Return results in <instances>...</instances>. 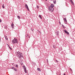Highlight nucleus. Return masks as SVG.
I'll return each mask as SVG.
<instances>
[{
	"label": "nucleus",
	"instance_id": "1",
	"mask_svg": "<svg viewBox=\"0 0 75 75\" xmlns=\"http://www.w3.org/2000/svg\"><path fill=\"white\" fill-rule=\"evenodd\" d=\"M17 55L19 58H23V54L20 52H19L17 53Z\"/></svg>",
	"mask_w": 75,
	"mask_h": 75
},
{
	"label": "nucleus",
	"instance_id": "2",
	"mask_svg": "<svg viewBox=\"0 0 75 75\" xmlns=\"http://www.w3.org/2000/svg\"><path fill=\"white\" fill-rule=\"evenodd\" d=\"M12 42L13 44L18 43V41L17 40V39L14 38V39L12 40Z\"/></svg>",
	"mask_w": 75,
	"mask_h": 75
},
{
	"label": "nucleus",
	"instance_id": "3",
	"mask_svg": "<svg viewBox=\"0 0 75 75\" xmlns=\"http://www.w3.org/2000/svg\"><path fill=\"white\" fill-rule=\"evenodd\" d=\"M54 5L53 4H51L50 7H49V10H54Z\"/></svg>",
	"mask_w": 75,
	"mask_h": 75
},
{
	"label": "nucleus",
	"instance_id": "4",
	"mask_svg": "<svg viewBox=\"0 0 75 75\" xmlns=\"http://www.w3.org/2000/svg\"><path fill=\"white\" fill-rule=\"evenodd\" d=\"M23 67L24 69L25 73H27V69L26 68V67H25V66H23Z\"/></svg>",
	"mask_w": 75,
	"mask_h": 75
},
{
	"label": "nucleus",
	"instance_id": "5",
	"mask_svg": "<svg viewBox=\"0 0 75 75\" xmlns=\"http://www.w3.org/2000/svg\"><path fill=\"white\" fill-rule=\"evenodd\" d=\"M25 8H26L27 9V10H29V8H28V5L27 4H25Z\"/></svg>",
	"mask_w": 75,
	"mask_h": 75
},
{
	"label": "nucleus",
	"instance_id": "6",
	"mask_svg": "<svg viewBox=\"0 0 75 75\" xmlns=\"http://www.w3.org/2000/svg\"><path fill=\"white\" fill-rule=\"evenodd\" d=\"M64 32V33H66L68 35H69V33L68 32L67 30H65Z\"/></svg>",
	"mask_w": 75,
	"mask_h": 75
},
{
	"label": "nucleus",
	"instance_id": "7",
	"mask_svg": "<svg viewBox=\"0 0 75 75\" xmlns=\"http://www.w3.org/2000/svg\"><path fill=\"white\" fill-rule=\"evenodd\" d=\"M53 1V3H54V4H56V2L57 1L56 0H54Z\"/></svg>",
	"mask_w": 75,
	"mask_h": 75
},
{
	"label": "nucleus",
	"instance_id": "8",
	"mask_svg": "<svg viewBox=\"0 0 75 75\" xmlns=\"http://www.w3.org/2000/svg\"><path fill=\"white\" fill-rule=\"evenodd\" d=\"M37 70L41 72V69H40V68H37Z\"/></svg>",
	"mask_w": 75,
	"mask_h": 75
},
{
	"label": "nucleus",
	"instance_id": "9",
	"mask_svg": "<svg viewBox=\"0 0 75 75\" xmlns=\"http://www.w3.org/2000/svg\"><path fill=\"white\" fill-rule=\"evenodd\" d=\"M11 27L12 28H14V24L13 23H12L11 25Z\"/></svg>",
	"mask_w": 75,
	"mask_h": 75
},
{
	"label": "nucleus",
	"instance_id": "10",
	"mask_svg": "<svg viewBox=\"0 0 75 75\" xmlns=\"http://www.w3.org/2000/svg\"><path fill=\"white\" fill-rule=\"evenodd\" d=\"M71 4H72V5H74V2H73V1L71 2Z\"/></svg>",
	"mask_w": 75,
	"mask_h": 75
},
{
	"label": "nucleus",
	"instance_id": "11",
	"mask_svg": "<svg viewBox=\"0 0 75 75\" xmlns=\"http://www.w3.org/2000/svg\"><path fill=\"white\" fill-rule=\"evenodd\" d=\"M64 21H65V22H67V19H66V18H64Z\"/></svg>",
	"mask_w": 75,
	"mask_h": 75
},
{
	"label": "nucleus",
	"instance_id": "12",
	"mask_svg": "<svg viewBox=\"0 0 75 75\" xmlns=\"http://www.w3.org/2000/svg\"><path fill=\"white\" fill-rule=\"evenodd\" d=\"M5 38L6 40H8V38H7V36H6V35L5 36Z\"/></svg>",
	"mask_w": 75,
	"mask_h": 75
},
{
	"label": "nucleus",
	"instance_id": "13",
	"mask_svg": "<svg viewBox=\"0 0 75 75\" xmlns=\"http://www.w3.org/2000/svg\"><path fill=\"white\" fill-rule=\"evenodd\" d=\"M26 37H27V38H28L29 37V38H30V36H28V35H26Z\"/></svg>",
	"mask_w": 75,
	"mask_h": 75
},
{
	"label": "nucleus",
	"instance_id": "14",
	"mask_svg": "<svg viewBox=\"0 0 75 75\" xmlns=\"http://www.w3.org/2000/svg\"><path fill=\"white\" fill-rule=\"evenodd\" d=\"M8 45V47L10 49H11V50H12V49L11 47H10Z\"/></svg>",
	"mask_w": 75,
	"mask_h": 75
},
{
	"label": "nucleus",
	"instance_id": "15",
	"mask_svg": "<svg viewBox=\"0 0 75 75\" xmlns=\"http://www.w3.org/2000/svg\"><path fill=\"white\" fill-rule=\"evenodd\" d=\"M17 17L19 19H20V17L18 16H17Z\"/></svg>",
	"mask_w": 75,
	"mask_h": 75
},
{
	"label": "nucleus",
	"instance_id": "16",
	"mask_svg": "<svg viewBox=\"0 0 75 75\" xmlns=\"http://www.w3.org/2000/svg\"><path fill=\"white\" fill-rule=\"evenodd\" d=\"M39 17H40V18H41V19H42V17H41V15L39 16Z\"/></svg>",
	"mask_w": 75,
	"mask_h": 75
},
{
	"label": "nucleus",
	"instance_id": "17",
	"mask_svg": "<svg viewBox=\"0 0 75 75\" xmlns=\"http://www.w3.org/2000/svg\"><path fill=\"white\" fill-rule=\"evenodd\" d=\"M14 71H17V69H14Z\"/></svg>",
	"mask_w": 75,
	"mask_h": 75
},
{
	"label": "nucleus",
	"instance_id": "18",
	"mask_svg": "<svg viewBox=\"0 0 75 75\" xmlns=\"http://www.w3.org/2000/svg\"><path fill=\"white\" fill-rule=\"evenodd\" d=\"M2 7L3 8H4V4L2 6Z\"/></svg>",
	"mask_w": 75,
	"mask_h": 75
},
{
	"label": "nucleus",
	"instance_id": "19",
	"mask_svg": "<svg viewBox=\"0 0 75 75\" xmlns=\"http://www.w3.org/2000/svg\"><path fill=\"white\" fill-rule=\"evenodd\" d=\"M37 8H39V6H37Z\"/></svg>",
	"mask_w": 75,
	"mask_h": 75
},
{
	"label": "nucleus",
	"instance_id": "20",
	"mask_svg": "<svg viewBox=\"0 0 75 75\" xmlns=\"http://www.w3.org/2000/svg\"><path fill=\"white\" fill-rule=\"evenodd\" d=\"M1 21H2L0 19V23H1Z\"/></svg>",
	"mask_w": 75,
	"mask_h": 75
},
{
	"label": "nucleus",
	"instance_id": "21",
	"mask_svg": "<svg viewBox=\"0 0 75 75\" xmlns=\"http://www.w3.org/2000/svg\"><path fill=\"white\" fill-rule=\"evenodd\" d=\"M20 64H21V65H23V63H20Z\"/></svg>",
	"mask_w": 75,
	"mask_h": 75
},
{
	"label": "nucleus",
	"instance_id": "22",
	"mask_svg": "<svg viewBox=\"0 0 75 75\" xmlns=\"http://www.w3.org/2000/svg\"><path fill=\"white\" fill-rule=\"evenodd\" d=\"M53 47L54 48H56V47H55V46H53Z\"/></svg>",
	"mask_w": 75,
	"mask_h": 75
},
{
	"label": "nucleus",
	"instance_id": "23",
	"mask_svg": "<svg viewBox=\"0 0 75 75\" xmlns=\"http://www.w3.org/2000/svg\"><path fill=\"white\" fill-rule=\"evenodd\" d=\"M16 67H18V65L17 64H16Z\"/></svg>",
	"mask_w": 75,
	"mask_h": 75
},
{
	"label": "nucleus",
	"instance_id": "24",
	"mask_svg": "<svg viewBox=\"0 0 75 75\" xmlns=\"http://www.w3.org/2000/svg\"><path fill=\"white\" fill-rule=\"evenodd\" d=\"M13 68H14V67H12L11 68V69H13Z\"/></svg>",
	"mask_w": 75,
	"mask_h": 75
},
{
	"label": "nucleus",
	"instance_id": "25",
	"mask_svg": "<svg viewBox=\"0 0 75 75\" xmlns=\"http://www.w3.org/2000/svg\"><path fill=\"white\" fill-rule=\"evenodd\" d=\"M70 1L71 2L72 1V0H70Z\"/></svg>",
	"mask_w": 75,
	"mask_h": 75
},
{
	"label": "nucleus",
	"instance_id": "26",
	"mask_svg": "<svg viewBox=\"0 0 75 75\" xmlns=\"http://www.w3.org/2000/svg\"><path fill=\"white\" fill-rule=\"evenodd\" d=\"M56 62H58V60H56Z\"/></svg>",
	"mask_w": 75,
	"mask_h": 75
},
{
	"label": "nucleus",
	"instance_id": "27",
	"mask_svg": "<svg viewBox=\"0 0 75 75\" xmlns=\"http://www.w3.org/2000/svg\"><path fill=\"white\" fill-rule=\"evenodd\" d=\"M50 11H51H51H52V10H50Z\"/></svg>",
	"mask_w": 75,
	"mask_h": 75
},
{
	"label": "nucleus",
	"instance_id": "28",
	"mask_svg": "<svg viewBox=\"0 0 75 75\" xmlns=\"http://www.w3.org/2000/svg\"><path fill=\"white\" fill-rule=\"evenodd\" d=\"M70 70H71V71H72V69H70Z\"/></svg>",
	"mask_w": 75,
	"mask_h": 75
},
{
	"label": "nucleus",
	"instance_id": "29",
	"mask_svg": "<svg viewBox=\"0 0 75 75\" xmlns=\"http://www.w3.org/2000/svg\"><path fill=\"white\" fill-rule=\"evenodd\" d=\"M64 75H66V74H64Z\"/></svg>",
	"mask_w": 75,
	"mask_h": 75
},
{
	"label": "nucleus",
	"instance_id": "30",
	"mask_svg": "<svg viewBox=\"0 0 75 75\" xmlns=\"http://www.w3.org/2000/svg\"><path fill=\"white\" fill-rule=\"evenodd\" d=\"M52 11H54V10H52Z\"/></svg>",
	"mask_w": 75,
	"mask_h": 75
},
{
	"label": "nucleus",
	"instance_id": "31",
	"mask_svg": "<svg viewBox=\"0 0 75 75\" xmlns=\"http://www.w3.org/2000/svg\"><path fill=\"white\" fill-rule=\"evenodd\" d=\"M28 11H30V10H28Z\"/></svg>",
	"mask_w": 75,
	"mask_h": 75
},
{
	"label": "nucleus",
	"instance_id": "32",
	"mask_svg": "<svg viewBox=\"0 0 75 75\" xmlns=\"http://www.w3.org/2000/svg\"><path fill=\"white\" fill-rule=\"evenodd\" d=\"M59 23L60 24H61V23H60V22H59Z\"/></svg>",
	"mask_w": 75,
	"mask_h": 75
},
{
	"label": "nucleus",
	"instance_id": "33",
	"mask_svg": "<svg viewBox=\"0 0 75 75\" xmlns=\"http://www.w3.org/2000/svg\"><path fill=\"white\" fill-rule=\"evenodd\" d=\"M46 1H47V0H45Z\"/></svg>",
	"mask_w": 75,
	"mask_h": 75
},
{
	"label": "nucleus",
	"instance_id": "34",
	"mask_svg": "<svg viewBox=\"0 0 75 75\" xmlns=\"http://www.w3.org/2000/svg\"><path fill=\"white\" fill-rule=\"evenodd\" d=\"M39 33H40V31H39Z\"/></svg>",
	"mask_w": 75,
	"mask_h": 75
},
{
	"label": "nucleus",
	"instance_id": "35",
	"mask_svg": "<svg viewBox=\"0 0 75 75\" xmlns=\"http://www.w3.org/2000/svg\"><path fill=\"white\" fill-rule=\"evenodd\" d=\"M51 1H52V0H51Z\"/></svg>",
	"mask_w": 75,
	"mask_h": 75
},
{
	"label": "nucleus",
	"instance_id": "36",
	"mask_svg": "<svg viewBox=\"0 0 75 75\" xmlns=\"http://www.w3.org/2000/svg\"><path fill=\"white\" fill-rule=\"evenodd\" d=\"M38 31L39 30H38Z\"/></svg>",
	"mask_w": 75,
	"mask_h": 75
}]
</instances>
